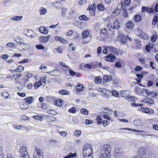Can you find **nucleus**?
<instances>
[{"label": "nucleus", "mask_w": 158, "mask_h": 158, "mask_svg": "<svg viewBox=\"0 0 158 158\" xmlns=\"http://www.w3.org/2000/svg\"><path fill=\"white\" fill-rule=\"evenodd\" d=\"M79 19L80 20H84L85 21H88L89 19V18L87 17L85 15H80L79 17Z\"/></svg>", "instance_id": "nucleus-18"}, {"label": "nucleus", "mask_w": 158, "mask_h": 158, "mask_svg": "<svg viewBox=\"0 0 158 158\" xmlns=\"http://www.w3.org/2000/svg\"><path fill=\"white\" fill-rule=\"evenodd\" d=\"M47 112L49 114L53 115H55L56 114V111L53 109H49Z\"/></svg>", "instance_id": "nucleus-38"}, {"label": "nucleus", "mask_w": 158, "mask_h": 158, "mask_svg": "<svg viewBox=\"0 0 158 158\" xmlns=\"http://www.w3.org/2000/svg\"><path fill=\"white\" fill-rule=\"evenodd\" d=\"M108 48L111 50V52L114 55L118 54L119 51L118 49L112 47H109Z\"/></svg>", "instance_id": "nucleus-12"}, {"label": "nucleus", "mask_w": 158, "mask_h": 158, "mask_svg": "<svg viewBox=\"0 0 158 158\" xmlns=\"http://www.w3.org/2000/svg\"><path fill=\"white\" fill-rule=\"evenodd\" d=\"M9 56L7 54H5V55H2L1 58L3 59L4 60H6L7 59L8 57Z\"/></svg>", "instance_id": "nucleus-62"}, {"label": "nucleus", "mask_w": 158, "mask_h": 158, "mask_svg": "<svg viewBox=\"0 0 158 158\" xmlns=\"http://www.w3.org/2000/svg\"><path fill=\"white\" fill-rule=\"evenodd\" d=\"M136 34L137 35H139V37L144 40H147L149 38L148 35L140 29H139L136 31Z\"/></svg>", "instance_id": "nucleus-4"}, {"label": "nucleus", "mask_w": 158, "mask_h": 158, "mask_svg": "<svg viewBox=\"0 0 158 158\" xmlns=\"http://www.w3.org/2000/svg\"><path fill=\"white\" fill-rule=\"evenodd\" d=\"M143 102L150 104H152L154 103V101L151 98L146 97L143 99Z\"/></svg>", "instance_id": "nucleus-11"}, {"label": "nucleus", "mask_w": 158, "mask_h": 158, "mask_svg": "<svg viewBox=\"0 0 158 158\" xmlns=\"http://www.w3.org/2000/svg\"><path fill=\"white\" fill-rule=\"evenodd\" d=\"M101 78L100 76L96 77L94 79V81L95 83H100L101 82Z\"/></svg>", "instance_id": "nucleus-34"}, {"label": "nucleus", "mask_w": 158, "mask_h": 158, "mask_svg": "<svg viewBox=\"0 0 158 158\" xmlns=\"http://www.w3.org/2000/svg\"><path fill=\"white\" fill-rule=\"evenodd\" d=\"M157 38V36L156 35V33L155 34H153L151 37V40L152 42H154L156 41Z\"/></svg>", "instance_id": "nucleus-41"}, {"label": "nucleus", "mask_w": 158, "mask_h": 158, "mask_svg": "<svg viewBox=\"0 0 158 158\" xmlns=\"http://www.w3.org/2000/svg\"><path fill=\"white\" fill-rule=\"evenodd\" d=\"M134 124L136 126H140L142 125V123L139 119L134 120L133 122Z\"/></svg>", "instance_id": "nucleus-23"}, {"label": "nucleus", "mask_w": 158, "mask_h": 158, "mask_svg": "<svg viewBox=\"0 0 158 158\" xmlns=\"http://www.w3.org/2000/svg\"><path fill=\"white\" fill-rule=\"evenodd\" d=\"M85 123L86 125H89L92 123V121L91 120L86 119L85 121Z\"/></svg>", "instance_id": "nucleus-56"}, {"label": "nucleus", "mask_w": 158, "mask_h": 158, "mask_svg": "<svg viewBox=\"0 0 158 158\" xmlns=\"http://www.w3.org/2000/svg\"><path fill=\"white\" fill-rule=\"evenodd\" d=\"M112 94L113 96L115 97H118L119 96L118 93L115 90H113L112 92Z\"/></svg>", "instance_id": "nucleus-42"}, {"label": "nucleus", "mask_w": 158, "mask_h": 158, "mask_svg": "<svg viewBox=\"0 0 158 158\" xmlns=\"http://www.w3.org/2000/svg\"><path fill=\"white\" fill-rule=\"evenodd\" d=\"M135 20L136 22H139L141 19V17L139 15H136L134 17Z\"/></svg>", "instance_id": "nucleus-33"}, {"label": "nucleus", "mask_w": 158, "mask_h": 158, "mask_svg": "<svg viewBox=\"0 0 158 158\" xmlns=\"http://www.w3.org/2000/svg\"><path fill=\"white\" fill-rule=\"evenodd\" d=\"M52 5L56 9H60L62 7L61 3L59 1L53 3Z\"/></svg>", "instance_id": "nucleus-15"}, {"label": "nucleus", "mask_w": 158, "mask_h": 158, "mask_svg": "<svg viewBox=\"0 0 158 158\" xmlns=\"http://www.w3.org/2000/svg\"><path fill=\"white\" fill-rule=\"evenodd\" d=\"M59 94L61 95H67L69 94L67 90H61L59 91Z\"/></svg>", "instance_id": "nucleus-36"}, {"label": "nucleus", "mask_w": 158, "mask_h": 158, "mask_svg": "<svg viewBox=\"0 0 158 158\" xmlns=\"http://www.w3.org/2000/svg\"><path fill=\"white\" fill-rule=\"evenodd\" d=\"M33 117L36 120L40 121H42L43 120V118L42 117L40 116L35 115L33 116Z\"/></svg>", "instance_id": "nucleus-43"}, {"label": "nucleus", "mask_w": 158, "mask_h": 158, "mask_svg": "<svg viewBox=\"0 0 158 158\" xmlns=\"http://www.w3.org/2000/svg\"><path fill=\"white\" fill-rule=\"evenodd\" d=\"M97 7L98 9L101 11H102L105 9V7L102 3H100L98 4Z\"/></svg>", "instance_id": "nucleus-16"}, {"label": "nucleus", "mask_w": 158, "mask_h": 158, "mask_svg": "<svg viewBox=\"0 0 158 158\" xmlns=\"http://www.w3.org/2000/svg\"><path fill=\"white\" fill-rule=\"evenodd\" d=\"M154 10L152 8L147 7V12L148 13H151Z\"/></svg>", "instance_id": "nucleus-59"}, {"label": "nucleus", "mask_w": 158, "mask_h": 158, "mask_svg": "<svg viewBox=\"0 0 158 158\" xmlns=\"http://www.w3.org/2000/svg\"><path fill=\"white\" fill-rule=\"evenodd\" d=\"M2 96L5 97L6 98H10V95L7 92H4L2 93Z\"/></svg>", "instance_id": "nucleus-40"}, {"label": "nucleus", "mask_w": 158, "mask_h": 158, "mask_svg": "<svg viewBox=\"0 0 158 158\" xmlns=\"http://www.w3.org/2000/svg\"><path fill=\"white\" fill-rule=\"evenodd\" d=\"M35 47L39 49H44V47L41 44L36 45Z\"/></svg>", "instance_id": "nucleus-46"}, {"label": "nucleus", "mask_w": 158, "mask_h": 158, "mask_svg": "<svg viewBox=\"0 0 158 158\" xmlns=\"http://www.w3.org/2000/svg\"><path fill=\"white\" fill-rule=\"evenodd\" d=\"M68 9L67 8H63L61 9V15L63 17H64L65 15L66 14V12L67 11Z\"/></svg>", "instance_id": "nucleus-31"}, {"label": "nucleus", "mask_w": 158, "mask_h": 158, "mask_svg": "<svg viewBox=\"0 0 158 158\" xmlns=\"http://www.w3.org/2000/svg\"><path fill=\"white\" fill-rule=\"evenodd\" d=\"M33 99V98L31 96L30 97H28L27 98L25 99V102H26L29 103L31 104L32 102V100Z\"/></svg>", "instance_id": "nucleus-32"}, {"label": "nucleus", "mask_w": 158, "mask_h": 158, "mask_svg": "<svg viewBox=\"0 0 158 158\" xmlns=\"http://www.w3.org/2000/svg\"><path fill=\"white\" fill-rule=\"evenodd\" d=\"M25 35L29 37H32V34L33 33V31L32 30H28L27 29H26L25 30Z\"/></svg>", "instance_id": "nucleus-14"}, {"label": "nucleus", "mask_w": 158, "mask_h": 158, "mask_svg": "<svg viewBox=\"0 0 158 158\" xmlns=\"http://www.w3.org/2000/svg\"><path fill=\"white\" fill-rule=\"evenodd\" d=\"M126 27L128 30L131 29L133 27V24L131 21L127 22L126 24Z\"/></svg>", "instance_id": "nucleus-21"}, {"label": "nucleus", "mask_w": 158, "mask_h": 158, "mask_svg": "<svg viewBox=\"0 0 158 158\" xmlns=\"http://www.w3.org/2000/svg\"><path fill=\"white\" fill-rule=\"evenodd\" d=\"M24 69V67L22 66H18L17 69L16 70H18V72H21V71H23Z\"/></svg>", "instance_id": "nucleus-45"}, {"label": "nucleus", "mask_w": 158, "mask_h": 158, "mask_svg": "<svg viewBox=\"0 0 158 158\" xmlns=\"http://www.w3.org/2000/svg\"><path fill=\"white\" fill-rule=\"evenodd\" d=\"M140 110L146 114H152L154 113L153 109H140Z\"/></svg>", "instance_id": "nucleus-20"}, {"label": "nucleus", "mask_w": 158, "mask_h": 158, "mask_svg": "<svg viewBox=\"0 0 158 158\" xmlns=\"http://www.w3.org/2000/svg\"><path fill=\"white\" fill-rule=\"evenodd\" d=\"M149 91L146 89L144 88L141 91V94H143L144 95H148Z\"/></svg>", "instance_id": "nucleus-26"}, {"label": "nucleus", "mask_w": 158, "mask_h": 158, "mask_svg": "<svg viewBox=\"0 0 158 158\" xmlns=\"http://www.w3.org/2000/svg\"><path fill=\"white\" fill-rule=\"evenodd\" d=\"M153 129L156 131H158V124H153Z\"/></svg>", "instance_id": "nucleus-63"}, {"label": "nucleus", "mask_w": 158, "mask_h": 158, "mask_svg": "<svg viewBox=\"0 0 158 158\" xmlns=\"http://www.w3.org/2000/svg\"><path fill=\"white\" fill-rule=\"evenodd\" d=\"M135 43L137 46L138 48H139L141 47V44L140 41L138 39H136L135 40Z\"/></svg>", "instance_id": "nucleus-35"}, {"label": "nucleus", "mask_w": 158, "mask_h": 158, "mask_svg": "<svg viewBox=\"0 0 158 158\" xmlns=\"http://www.w3.org/2000/svg\"><path fill=\"white\" fill-rule=\"evenodd\" d=\"M76 88L78 91L81 92L84 89L83 85L82 84H79L76 86Z\"/></svg>", "instance_id": "nucleus-22"}, {"label": "nucleus", "mask_w": 158, "mask_h": 158, "mask_svg": "<svg viewBox=\"0 0 158 158\" xmlns=\"http://www.w3.org/2000/svg\"><path fill=\"white\" fill-rule=\"evenodd\" d=\"M22 18V16H16L11 18V19L15 21H20L21 20Z\"/></svg>", "instance_id": "nucleus-28"}, {"label": "nucleus", "mask_w": 158, "mask_h": 158, "mask_svg": "<svg viewBox=\"0 0 158 158\" xmlns=\"http://www.w3.org/2000/svg\"><path fill=\"white\" fill-rule=\"evenodd\" d=\"M54 103L55 105L61 106L63 105L64 101L61 99H57L55 101Z\"/></svg>", "instance_id": "nucleus-9"}, {"label": "nucleus", "mask_w": 158, "mask_h": 158, "mask_svg": "<svg viewBox=\"0 0 158 158\" xmlns=\"http://www.w3.org/2000/svg\"><path fill=\"white\" fill-rule=\"evenodd\" d=\"M26 152H27V151L26 148L24 146L21 147L19 149V152L20 155H23V154L26 153Z\"/></svg>", "instance_id": "nucleus-13"}, {"label": "nucleus", "mask_w": 158, "mask_h": 158, "mask_svg": "<svg viewBox=\"0 0 158 158\" xmlns=\"http://www.w3.org/2000/svg\"><path fill=\"white\" fill-rule=\"evenodd\" d=\"M120 94L122 97H128L130 94V91L128 90H123L120 91Z\"/></svg>", "instance_id": "nucleus-10"}, {"label": "nucleus", "mask_w": 158, "mask_h": 158, "mask_svg": "<svg viewBox=\"0 0 158 158\" xmlns=\"http://www.w3.org/2000/svg\"><path fill=\"white\" fill-rule=\"evenodd\" d=\"M77 153L74 152L73 153H72L71 152L69 155H68L64 157V158H73L75 156H76Z\"/></svg>", "instance_id": "nucleus-24"}, {"label": "nucleus", "mask_w": 158, "mask_h": 158, "mask_svg": "<svg viewBox=\"0 0 158 158\" xmlns=\"http://www.w3.org/2000/svg\"><path fill=\"white\" fill-rule=\"evenodd\" d=\"M100 32V34L101 35L102 34H106L107 32V29L106 28H105L101 30Z\"/></svg>", "instance_id": "nucleus-52"}, {"label": "nucleus", "mask_w": 158, "mask_h": 158, "mask_svg": "<svg viewBox=\"0 0 158 158\" xmlns=\"http://www.w3.org/2000/svg\"><path fill=\"white\" fill-rule=\"evenodd\" d=\"M20 76H21V75L19 74H14V75L12 76H8L6 77V78L7 79H11L12 80L15 77L18 78L20 77Z\"/></svg>", "instance_id": "nucleus-30"}, {"label": "nucleus", "mask_w": 158, "mask_h": 158, "mask_svg": "<svg viewBox=\"0 0 158 158\" xmlns=\"http://www.w3.org/2000/svg\"><path fill=\"white\" fill-rule=\"evenodd\" d=\"M139 152L141 154H146V149L143 148H139L138 150Z\"/></svg>", "instance_id": "nucleus-27"}, {"label": "nucleus", "mask_w": 158, "mask_h": 158, "mask_svg": "<svg viewBox=\"0 0 158 158\" xmlns=\"http://www.w3.org/2000/svg\"><path fill=\"white\" fill-rule=\"evenodd\" d=\"M103 79L106 82H108L112 80V77L111 75H104L103 76Z\"/></svg>", "instance_id": "nucleus-17"}, {"label": "nucleus", "mask_w": 158, "mask_h": 158, "mask_svg": "<svg viewBox=\"0 0 158 158\" xmlns=\"http://www.w3.org/2000/svg\"><path fill=\"white\" fill-rule=\"evenodd\" d=\"M120 26V22L117 20H115L113 24H110L108 25L107 27L111 31H113L114 30H117L118 29Z\"/></svg>", "instance_id": "nucleus-2"}, {"label": "nucleus", "mask_w": 158, "mask_h": 158, "mask_svg": "<svg viewBox=\"0 0 158 158\" xmlns=\"http://www.w3.org/2000/svg\"><path fill=\"white\" fill-rule=\"evenodd\" d=\"M88 8L89 10L95 11L96 8V5L95 4H93L89 5Z\"/></svg>", "instance_id": "nucleus-25"}, {"label": "nucleus", "mask_w": 158, "mask_h": 158, "mask_svg": "<svg viewBox=\"0 0 158 158\" xmlns=\"http://www.w3.org/2000/svg\"><path fill=\"white\" fill-rule=\"evenodd\" d=\"M50 37V35H48L47 36H41L39 37V40L41 42H46L48 41Z\"/></svg>", "instance_id": "nucleus-8"}, {"label": "nucleus", "mask_w": 158, "mask_h": 158, "mask_svg": "<svg viewBox=\"0 0 158 158\" xmlns=\"http://www.w3.org/2000/svg\"><path fill=\"white\" fill-rule=\"evenodd\" d=\"M89 35V32L87 31H84L82 33V39H84L86 37Z\"/></svg>", "instance_id": "nucleus-29"}, {"label": "nucleus", "mask_w": 158, "mask_h": 158, "mask_svg": "<svg viewBox=\"0 0 158 158\" xmlns=\"http://www.w3.org/2000/svg\"><path fill=\"white\" fill-rule=\"evenodd\" d=\"M142 69V67L140 66L137 65L135 69V70L138 71L139 70H141Z\"/></svg>", "instance_id": "nucleus-55"}, {"label": "nucleus", "mask_w": 158, "mask_h": 158, "mask_svg": "<svg viewBox=\"0 0 158 158\" xmlns=\"http://www.w3.org/2000/svg\"><path fill=\"white\" fill-rule=\"evenodd\" d=\"M123 4L121 3H119L115 10L113 12V13H114L115 15L118 14L120 13L122 9H123Z\"/></svg>", "instance_id": "nucleus-6"}, {"label": "nucleus", "mask_w": 158, "mask_h": 158, "mask_svg": "<svg viewBox=\"0 0 158 158\" xmlns=\"http://www.w3.org/2000/svg\"><path fill=\"white\" fill-rule=\"evenodd\" d=\"M43 153L41 150L39 149L36 150L34 155V158H43Z\"/></svg>", "instance_id": "nucleus-5"}, {"label": "nucleus", "mask_w": 158, "mask_h": 158, "mask_svg": "<svg viewBox=\"0 0 158 158\" xmlns=\"http://www.w3.org/2000/svg\"><path fill=\"white\" fill-rule=\"evenodd\" d=\"M115 58V56L114 54L110 53L105 58V60L107 61H111L113 60Z\"/></svg>", "instance_id": "nucleus-7"}, {"label": "nucleus", "mask_w": 158, "mask_h": 158, "mask_svg": "<svg viewBox=\"0 0 158 158\" xmlns=\"http://www.w3.org/2000/svg\"><path fill=\"white\" fill-rule=\"evenodd\" d=\"M134 90L137 94L140 95L141 94V91L142 89L140 87L138 86H136L134 89Z\"/></svg>", "instance_id": "nucleus-19"}, {"label": "nucleus", "mask_w": 158, "mask_h": 158, "mask_svg": "<svg viewBox=\"0 0 158 158\" xmlns=\"http://www.w3.org/2000/svg\"><path fill=\"white\" fill-rule=\"evenodd\" d=\"M32 87V84L31 83H29L27 85V88L28 89H30Z\"/></svg>", "instance_id": "nucleus-60"}, {"label": "nucleus", "mask_w": 158, "mask_h": 158, "mask_svg": "<svg viewBox=\"0 0 158 158\" xmlns=\"http://www.w3.org/2000/svg\"><path fill=\"white\" fill-rule=\"evenodd\" d=\"M49 142L53 145H55L56 143V141L55 139H50L49 140Z\"/></svg>", "instance_id": "nucleus-53"}, {"label": "nucleus", "mask_w": 158, "mask_h": 158, "mask_svg": "<svg viewBox=\"0 0 158 158\" xmlns=\"http://www.w3.org/2000/svg\"><path fill=\"white\" fill-rule=\"evenodd\" d=\"M47 12L46 9L44 8H43L40 10V14L41 15H44Z\"/></svg>", "instance_id": "nucleus-51"}, {"label": "nucleus", "mask_w": 158, "mask_h": 158, "mask_svg": "<svg viewBox=\"0 0 158 158\" xmlns=\"http://www.w3.org/2000/svg\"><path fill=\"white\" fill-rule=\"evenodd\" d=\"M145 49L148 52H149L151 50L150 45L147 44L146 46Z\"/></svg>", "instance_id": "nucleus-57"}, {"label": "nucleus", "mask_w": 158, "mask_h": 158, "mask_svg": "<svg viewBox=\"0 0 158 158\" xmlns=\"http://www.w3.org/2000/svg\"><path fill=\"white\" fill-rule=\"evenodd\" d=\"M6 46L7 47L12 48L14 47L15 45L13 42H9L6 44Z\"/></svg>", "instance_id": "nucleus-47"}, {"label": "nucleus", "mask_w": 158, "mask_h": 158, "mask_svg": "<svg viewBox=\"0 0 158 158\" xmlns=\"http://www.w3.org/2000/svg\"><path fill=\"white\" fill-rule=\"evenodd\" d=\"M83 155L92 154L93 151L90 145L87 144L85 145L83 148Z\"/></svg>", "instance_id": "nucleus-3"}, {"label": "nucleus", "mask_w": 158, "mask_h": 158, "mask_svg": "<svg viewBox=\"0 0 158 158\" xmlns=\"http://www.w3.org/2000/svg\"><path fill=\"white\" fill-rule=\"evenodd\" d=\"M81 134V131L78 130L74 132V135L77 137H78Z\"/></svg>", "instance_id": "nucleus-49"}, {"label": "nucleus", "mask_w": 158, "mask_h": 158, "mask_svg": "<svg viewBox=\"0 0 158 158\" xmlns=\"http://www.w3.org/2000/svg\"><path fill=\"white\" fill-rule=\"evenodd\" d=\"M83 158H93L92 154L83 155Z\"/></svg>", "instance_id": "nucleus-64"}, {"label": "nucleus", "mask_w": 158, "mask_h": 158, "mask_svg": "<svg viewBox=\"0 0 158 158\" xmlns=\"http://www.w3.org/2000/svg\"><path fill=\"white\" fill-rule=\"evenodd\" d=\"M133 102H131V105L133 106H134L135 107L139 106V107H142L143 106V104H139V103H135L134 102V100L133 101Z\"/></svg>", "instance_id": "nucleus-37"}, {"label": "nucleus", "mask_w": 158, "mask_h": 158, "mask_svg": "<svg viewBox=\"0 0 158 158\" xmlns=\"http://www.w3.org/2000/svg\"><path fill=\"white\" fill-rule=\"evenodd\" d=\"M120 40L121 42L123 43H125L127 42V40L125 37H122Z\"/></svg>", "instance_id": "nucleus-61"}, {"label": "nucleus", "mask_w": 158, "mask_h": 158, "mask_svg": "<svg viewBox=\"0 0 158 158\" xmlns=\"http://www.w3.org/2000/svg\"><path fill=\"white\" fill-rule=\"evenodd\" d=\"M81 112L83 114L86 115L88 113V111L87 109H81Z\"/></svg>", "instance_id": "nucleus-48"}, {"label": "nucleus", "mask_w": 158, "mask_h": 158, "mask_svg": "<svg viewBox=\"0 0 158 158\" xmlns=\"http://www.w3.org/2000/svg\"><path fill=\"white\" fill-rule=\"evenodd\" d=\"M21 158H29V156L28 152L23 154V155H20Z\"/></svg>", "instance_id": "nucleus-44"}, {"label": "nucleus", "mask_w": 158, "mask_h": 158, "mask_svg": "<svg viewBox=\"0 0 158 158\" xmlns=\"http://www.w3.org/2000/svg\"><path fill=\"white\" fill-rule=\"evenodd\" d=\"M39 69L40 70H42V71L46 70L47 69V67L44 64H42L39 67Z\"/></svg>", "instance_id": "nucleus-39"}, {"label": "nucleus", "mask_w": 158, "mask_h": 158, "mask_svg": "<svg viewBox=\"0 0 158 158\" xmlns=\"http://www.w3.org/2000/svg\"><path fill=\"white\" fill-rule=\"evenodd\" d=\"M40 81L43 84H45L46 82V79L45 77H41Z\"/></svg>", "instance_id": "nucleus-50"}, {"label": "nucleus", "mask_w": 158, "mask_h": 158, "mask_svg": "<svg viewBox=\"0 0 158 158\" xmlns=\"http://www.w3.org/2000/svg\"><path fill=\"white\" fill-rule=\"evenodd\" d=\"M69 73L70 75L71 76H74L76 75V73L74 71H73L72 69H69Z\"/></svg>", "instance_id": "nucleus-54"}, {"label": "nucleus", "mask_w": 158, "mask_h": 158, "mask_svg": "<svg viewBox=\"0 0 158 158\" xmlns=\"http://www.w3.org/2000/svg\"><path fill=\"white\" fill-rule=\"evenodd\" d=\"M111 146L107 144H104L101 148L99 158H110L111 152Z\"/></svg>", "instance_id": "nucleus-1"}, {"label": "nucleus", "mask_w": 158, "mask_h": 158, "mask_svg": "<svg viewBox=\"0 0 158 158\" xmlns=\"http://www.w3.org/2000/svg\"><path fill=\"white\" fill-rule=\"evenodd\" d=\"M14 41H16L17 43H18L19 44V41L20 40V37L19 36H17L15 37L14 39Z\"/></svg>", "instance_id": "nucleus-58"}]
</instances>
